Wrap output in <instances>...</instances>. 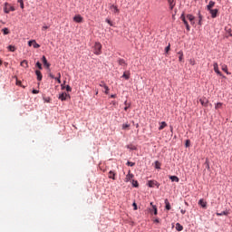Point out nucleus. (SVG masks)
I'll return each instance as SVG.
<instances>
[{
  "label": "nucleus",
  "mask_w": 232,
  "mask_h": 232,
  "mask_svg": "<svg viewBox=\"0 0 232 232\" xmlns=\"http://www.w3.org/2000/svg\"><path fill=\"white\" fill-rule=\"evenodd\" d=\"M132 208L134 211H137L138 208H137V204H132Z\"/></svg>",
  "instance_id": "53"
},
{
  "label": "nucleus",
  "mask_w": 232,
  "mask_h": 232,
  "mask_svg": "<svg viewBox=\"0 0 232 232\" xmlns=\"http://www.w3.org/2000/svg\"><path fill=\"white\" fill-rule=\"evenodd\" d=\"M2 32H3L4 35H8V34H10V31L8 30L7 27L4 28V29L2 30Z\"/></svg>",
  "instance_id": "35"
},
{
  "label": "nucleus",
  "mask_w": 232,
  "mask_h": 232,
  "mask_svg": "<svg viewBox=\"0 0 232 232\" xmlns=\"http://www.w3.org/2000/svg\"><path fill=\"white\" fill-rule=\"evenodd\" d=\"M32 93H34V94L35 95V94L39 93V90L34 89V90L32 91Z\"/></svg>",
  "instance_id": "52"
},
{
  "label": "nucleus",
  "mask_w": 232,
  "mask_h": 232,
  "mask_svg": "<svg viewBox=\"0 0 232 232\" xmlns=\"http://www.w3.org/2000/svg\"><path fill=\"white\" fill-rule=\"evenodd\" d=\"M165 204H169V201L168 199H165Z\"/></svg>",
  "instance_id": "63"
},
{
  "label": "nucleus",
  "mask_w": 232,
  "mask_h": 232,
  "mask_svg": "<svg viewBox=\"0 0 232 232\" xmlns=\"http://www.w3.org/2000/svg\"><path fill=\"white\" fill-rule=\"evenodd\" d=\"M73 21L74 23H82V16H81V14H76L73 17Z\"/></svg>",
  "instance_id": "13"
},
{
  "label": "nucleus",
  "mask_w": 232,
  "mask_h": 232,
  "mask_svg": "<svg viewBox=\"0 0 232 232\" xmlns=\"http://www.w3.org/2000/svg\"><path fill=\"white\" fill-rule=\"evenodd\" d=\"M185 146H186L187 148H189V147L191 146V140H186V141H185Z\"/></svg>",
  "instance_id": "40"
},
{
  "label": "nucleus",
  "mask_w": 232,
  "mask_h": 232,
  "mask_svg": "<svg viewBox=\"0 0 232 232\" xmlns=\"http://www.w3.org/2000/svg\"><path fill=\"white\" fill-rule=\"evenodd\" d=\"M20 66H22L23 68H28V61L24 60L20 63Z\"/></svg>",
  "instance_id": "25"
},
{
  "label": "nucleus",
  "mask_w": 232,
  "mask_h": 232,
  "mask_svg": "<svg viewBox=\"0 0 232 232\" xmlns=\"http://www.w3.org/2000/svg\"><path fill=\"white\" fill-rule=\"evenodd\" d=\"M17 3L20 5V8L24 10V0H17Z\"/></svg>",
  "instance_id": "30"
},
{
  "label": "nucleus",
  "mask_w": 232,
  "mask_h": 232,
  "mask_svg": "<svg viewBox=\"0 0 232 232\" xmlns=\"http://www.w3.org/2000/svg\"><path fill=\"white\" fill-rule=\"evenodd\" d=\"M201 208H202L203 209H206L207 205H206V204H201Z\"/></svg>",
  "instance_id": "59"
},
{
  "label": "nucleus",
  "mask_w": 232,
  "mask_h": 232,
  "mask_svg": "<svg viewBox=\"0 0 232 232\" xmlns=\"http://www.w3.org/2000/svg\"><path fill=\"white\" fill-rule=\"evenodd\" d=\"M28 46H33V48H41V45L35 42V40H30L28 42Z\"/></svg>",
  "instance_id": "6"
},
{
  "label": "nucleus",
  "mask_w": 232,
  "mask_h": 232,
  "mask_svg": "<svg viewBox=\"0 0 232 232\" xmlns=\"http://www.w3.org/2000/svg\"><path fill=\"white\" fill-rule=\"evenodd\" d=\"M182 21H183V24H184L185 26H186L187 32H189V31L191 30V27L189 26V24L188 23V20H186V18H185V19H183Z\"/></svg>",
  "instance_id": "18"
},
{
  "label": "nucleus",
  "mask_w": 232,
  "mask_h": 232,
  "mask_svg": "<svg viewBox=\"0 0 232 232\" xmlns=\"http://www.w3.org/2000/svg\"><path fill=\"white\" fill-rule=\"evenodd\" d=\"M104 90H105L104 93L106 95H108L110 93V87H108V85H107V86L104 87Z\"/></svg>",
  "instance_id": "42"
},
{
  "label": "nucleus",
  "mask_w": 232,
  "mask_h": 232,
  "mask_svg": "<svg viewBox=\"0 0 232 232\" xmlns=\"http://www.w3.org/2000/svg\"><path fill=\"white\" fill-rule=\"evenodd\" d=\"M221 70H222L223 72H225V73H227V75H231V72H229L227 71V65L223 64L222 67H221Z\"/></svg>",
  "instance_id": "22"
},
{
  "label": "nucleus",
  "mask_w": 232,
  "mask_h": 232,
  "mask_svg": "<svg viewBox=\"0 0 232 232\" xmlns=\"http://www.w3.org/2000/svg\"><path fill=\"white\" fill-rule=\"evenodd\" d=\"M127 149L130 150V151H137V146L133 144L127 145Z\"/></svg>",
  "instance_id": "21"
},
{
  "label": "nucleus",
  "mask_w": 232,
  "mask_h": 232,
  "mask_svg": "<svg viewBox=\"0 0 232 232\" xmlns=\"http://www.w3.org/2000/svg\"><path fill=\"white\" fill-rule=\"evenodd\" d=\"M178 55L179 56V63H182L184 61V52H182V50H180L179 53H178Z\"/></svg>",
  "instance_id": "16"
},
{
  "label": "nucleus",
  "mask_w": 232,
  "mask_h": 232,
  "mask_svg": "<svg viewBox=\"0 0 232 232\" xmlns=\"http://www.w3.org/2000/svg\"><path fill=\"white\" fill-rule=\"evenodd\" d=\"M35 75H36L37 81H39V82L43 81V73L41 72V71L36 70Z\"/></svg>",
  "instance_id": "12"
},
{
  "label": "nucleus",
  "mask_w": 232,
  "mask_h": 232,
  "mask_svg": "<svg viewBox=\"0 0 232 232\" xmlns=\"http://www.w3.org/2000/svg\"><path fill=\"white\" fill-rule=\"evenodd\" d=\"M169 179L171 180V182H179L180 180L177 176H169Z\"/></svg>",
  "instance_id": "20"
},
{
  "label": "nucleus",
  "mask_w": 232,
  "mask_h": 232,
  "mask_svg": "<svg viewBox=\"0 0 232 232\" xmlns=\"http://www.w3.org/2000/svg\"><path fill=\"white\" fill-rule=\"evenodd\" d=\"M4 12L5 14H10V12H15V7H14L13 5H10L8 3H5L4 7Z\"/></svg>",
  "instance_id": "2"
},
{
  "label": "nucleus",
  "mask_w": 232,
  "mask_h": 232,
  "mask_svg": "<svg viewBox=\"0 0 232 232\" xmlns=\"http://www.w3.org/2000/svg\"><path fill=\"white\" fill-rule=\"evenodd\" d=\"M70 99L71 98V96H70V94H68V93H66V92H62L60 95H59V97H58V99L60 100V101H66V99Z\"/></svg>",
  "instance_id": "7"
},
{
  "label": "nucleus",
  "mask_w": 232,
  "mask_h": 232,
  "mask_svg": "<svg viewBox=\"0 0 232 232\" xmlns=\"http://www.w3.org/2000/svg\"><path fill=\"white\" fill-rule=\"evenodd\" d=\"M118 63L120 64V66H128V63H126V61L122 58H120L118 60Z\"/></svg>",
  "instance_id": "19"
},
{
  "label": "nucleus",
  "mask_w": 232,
  "mask_h": 232,
  "mask_svg": "<svg viewBox=\"0 0 232 232\" xmlns=\"http://www.w3.org/2000/svg\"><path fill=\"white\" fill-rule=\"evenodd\" d=\"M115 175H116L115 171L110 170L108 177H109V179H111L112 180H115L116 179Z\"/></svg>",
  "instance_id": "17"
},
{
  "label": "nucleus",
  "mask_w": 232,
  "mask_h": 232,
  "mask_svg": "<svg viewBox=\"0 0 232 232\" xmlns=\"http://www.w3.org/2000/svg\"><path fill=\"white\" fill-rule=\"evenodd\" d=\"M176 229H177V231H182L184 229V227H182V225H180V223H177Z\"/></svg>",
  "instance_id": "27"
},
{
  "label": "nucleus",
  "mask_w": 232,
  "mask_h": 232,
  "mask_svg": "<svg viewBox=\"0 0 232 232\" xmlns=\"http://www.w3.org/2000/svg\"><path fill=\"white\" fill-rule=\"evenodd\" d=\"M198 24L199 26H202V19H203V16H202V14H200V11H198Z\"/></svg>",
  "instance_id": "23"
},
{
  "label": "nucleus",
  "mask_w": 232,
  "mask_h": 232,
  "mask_svg": "<svg viewBox=\"0 0 232 232\" xmlns=\"http://www.w3.org/2000/svg\"><path fill=\"white\" fill-rule=\"evenodd\" d=\"M35 66H36V68H38L39 70H43V64L40 63V62H36Z\"/></svg>",
  "instance_id": "39"
},
{
  "label": "nucleus",
  "mask_w": 232,
  "mask_h": 232,
  "mask_svg": "<svg viewBox=\"0 0 232 232\" xmlns=\"http://www.w3.org/2000/svg\"><path fill=\"white\" fill-rule=\"evenodd\" d=\"M134 175L131 173V170H129L125 178V182H130L133 179Z\"/></svg>",
  "instance_id": "11"
},
{
  "label": "nucleus",
  "mask_w": 232,
  "mask_h": 232,
  "mask_svg": "<svg viewBox=\"0 0 232 232\" xmlns=\"http://www.w3.org/2000/svg\"><path fill=\"white\" fill-rule=\"evenodd\" d=\"M171 50V44H169L167 47H165V53H168Z\"/></svg>",
  "instance_id": "37"
},
{
  "label": "nucleus",
  "mask_w": 232,
  "mask_h": 232,
  "mask_svg": "<svg viewBox=\"0 0 232 232\" xmlns=\"http://www.w3.org/2000/svg\"><path fill=\"white\" fill-rule=\"evenodd\" d=\"M121 128H122V130H126L127 128H130V124L129 123H123Z\"/></svg>",
  "instance_id": "43"
},
{
  "label": "nucleus",
  "mask_w": 232,
  "mask_h": 232,
  "mask_svg": "<svg viewBox=\"0 0 232 232\" xmlns=\"http://www.w3.org/2000/svg\"><path fill=\"white\" fill-rule=\"evenodd\" d=\"M110 10H112L113 14H119L120 12L119 7H117L115 5H111L110 6Z\"/></svg>",
  "instance_id": "14"
},
{
  "label": "nucleus",
  "mask_w": 232,
  "mask_h": 232,
  "mask_svg": "<svg viewBox=\"0 0 232 232\" xmlns=\"http://www.w3.org/2000/svg\"><path fill=\"white\" fill-rule=\"evenodd\" d=\"M155 169H160V162H159V160L155 161Z\"/></svg>",
  "instance_id": "38"
},
{
  "label": "nucleus",
  "mask_w": 232,
  "mask_h": 232,
  "mask_svg": "<svg viewBox=\"0 0 232 232\" xmlns=\"http://www.w3.org/2000/svg\"><path fill=\"white\" fill-rule=\"evenodd\" d=\"M152 211H153L154 215H157V207L156 206H152Z\"/></svg>",
  "instance_id": "47"
},
{
  "label": "nucleus",
  "mask_w": 232,
  "mask_h": 232,
  "mask_svg": "<svg viewBox=\"0 0 232 232\" xmlns=\"http://www.w3.org/2000/svg\"><path fill=\"white\" fill-rule=\"evenodd\" d=\"M93 50L95 55H101V53H102V44L99 42H95Z\"/></svg>",
  "instance_id": "1"
},
{
  "label": "nucleus",
  "mask_w": 232,
  "mask_h": 232,
  "mask_svg": "<svg viewBox=\"0 0 232 232\" xmlns=\"http://www.w3.org/2000/svg\"><path fill=\"white\" fill-rule=\"evenodd\" d=\"M187 19H188L192 26H195V16L193 14H187Z\"/></svg>",
  "instance_id": "9"
},
{
  "label": "nucleus",
  "mask_w": 232,
  "mask_h": 232,
  "mask_svg": "<svg viewBox=\"0 0 232 232\" xmlns=\"http://www.w3.org/2000/svg\"><path fill=\"white\" fill-rule=\"evenodd\" d=\"M105 23H107L108 24H110V26H113V22H111V20H110V18H106V19H105Z\"/></svg>",
  "instance_id": "41"
},
{
  "label": "nucleus",
  "mask_w": 232,
  "mask_h": 232,
  "mask_svg": "<svg viewBox=\"0 0 232 232\" xmlns=\"http://www.w3.org/2000/svg\"><path fill=\"white\" fill-rule=\"evenodd\" d=\"M216 110H218V108H222V102H218L215 106Z\"/></svg>",
  "instance_id": "45"
},
{
  "label": "nucleus",
  "mask_w": 232,
  "mask_h": 232,
  "mask_svg": "<svg viewBox=\"0 0 232 232\" xmlns=\"http://www.w3.org/2000/svg\"><path fill=\"white\" fill-rule=\"evenodd\" d=\"M132 188H139V181L136 179L131 180Z\"/></svg>",
  "instance_id": "28"
},
{
  "label": "nucleus",
  "mask_w": 232,
  "mask_h": 232,
  "mask_svg": "<svg viewBox=\"0 0 232 232\" xmlns=\"http://www.w3.org/2000/svg\"><path fill=\"white\" fill-rule=\"evenodd\" d=\"M7 50H9V52H15V46H14V45H8V46H7Z\"/></svg>",
  "instance_id": "34"
},
{
  "label": "nucleus",
  "mask_w": 232,
  "mask_h": 232,
  "mask_svg": "<svg viewBox=\"0 0 232 232\" xmlns=\"http://www.w3.org/2000/svg\"><path fill=\"white\" fill-rule=\"evenodd\" d=\"M148 186L149 188H156L159 189V188H160V183L155 181V180H149L148 181Z\"/></svg>",
  "instance_id": "4"
},
{
  "label": "nucleus",
  "mask_w": 232,
  "mask_h": 232,
  "mask_svg": "<svg viewBox=\"0 0 232 232\" xmlns=\"http://www.w3.org/2000/svg\"><path fill=\"white\" fill-rule=\"evenodd\" d=\"M213 6H215V2L213 0H210L208 5H207V10H213Z\"/></svg>",
  "instance_id": "15"
},
{
  "label": "nucleus",
  "mask_w": 232,
  "mask_h": 232,
  "mask_svg": "<svg viewBox=\"0 0 232 232\" xmlns=\"http://www.w3.org/2000/svg\"><path fill=\"white\" fill-rule=\"evenodd\" d=\"M121 77H123V79H125L126 81H128V80H130V73L124 72Z\"/></svg>",
  "instance_id": "36"
},
{
  "label": "nucleus",
  "mask_w": 232,
  "mask_h": 232,
  "mask_svg": "<svg viewBox=\"0 0 232 232\" xmlns=\"http://www.w3.org/2000/svg\"><path fill=\"white\" fill-rule=\"evenodd\" d=\"M111 104H113V106H115V105L117 104V102L112 101V102H111Z\"/></svg>",
  "instance_id": "62"
},
{
  "label": "nucleus",
  "mask_w": 232,
  "mask_h": 232,
  "mask_svg": "<svg viewBox=\"0 0 232 232\" xmlns=\"http://www.w3.org/2000/svg\"><path fill=\"white\" fill-rule=\"evenodd\" d=\"M169 5H176L175 0H168Z\"/></svg>",
  "instance_id": "48"
},
{
  "label": "nucleus",
  "mask_w": 232,
  "mask_h": 232,
  "mask_svg": "<svg viewBox=\"0 0 232 232\" xmlns=\"http://www.w3.org/2000/svg\"><path fill=\"white\" fill-rule=\"evenodd\" d=\"M213 66L215 73H217V75H219V77L226 79V76H224V74H222V72H220V70L218 69V63H214Z\"/></svg>",
  "instance_id": "3"
},
{
  "label": "nucleus",
  "mask_w": 232,
  "mask_h": 232,
  "mask_svg": "<svg viewBox=\"0 0 232 232\" xmlns=\"http://www.w3.org/2000/svg\"><path fill=\"white\" fill-rule=\"evenodd\" d=\"M43 30H48V25H44Z\"/></svg>",
  "instance_id": "61"
},
{
  "label": "nucleus",
  "mask_w": 232,
  "mask_h": 232,
  "mask_svg": "<svg viewBox=\"0 0 232 232\" xmlns=\"http://www.w3.org/2000/svg\"><path fill=\"white\" fill-rule=\"evenodd\" d=\"M166 126H168V123H166V121H161L160 126L159 127V130H162L166 128Z\"/></svg>",
  "instance_id": "26"
},
{
  "label": "nucleus",
  "mask_w": 232,
  "mask_h": 232,
  "mask_svg": "<svg viewBox=\"0 0 232 232\" xmlns=\"http://www.w3.org/2000/svg\"><path fill=\"white\" fill-rule=\"evenodd\" d=\"M154 222H155L156 224H159L160 221L159 220V218H156V219H154Z\"/></svg>",
  "instance_id": "60"
},
{
  "label": "nucleus",
  "mask_w": 232,
  "mask_h": 232,
  "mask_svg": "<svg viewBox=\"0 0 232 232\" xmlns=\"http://www.w3.org/2000/svg\"><path fill=\"white\" fill-rule=\"evenodd\" d=\"M166 209H168V210L171 209V205L167 204V205H166Z\"/></svg>",
  "instance_id": "55"
},
{
  "label": "nucleus",
  "mask_w": 232,
  "mask_h": 232,
  "mask_svg": "<svg viewBox=\"0 0 232 232\" xmlns=\"http://www.w3.org/2000/svg\"><path fill=\"white\" fill-rule=\"evenodd\" d=\"M125 107H124V111H128L130 108H131V103H128V101L124 102Z\"/></svg>",
  "instance_id": "24"
},
{
  "label": "nucleus",
  "mask_w": 232,
  "mask_h": 232,
  "mask_svg": "<svg viewBox=\"0 0 232 232\" xmlns=\"http://www.w3.org/2000/svg\"><path fill=\"white\" fill-rule=\"evenodd\" d=\"M66 92H72V87L70 85L65 86Z\"/></svg>",
  "instance_id": "49"
},
{
  "label": "nucleus",
  "mask_w": 232,
  "mask_h": 232,
  "mask_svg": "<svg viewBox=\"0 0 232 232\" xmlns=\"http://www.w3.org/2000/svg\"><path fill=\"white\" fill-rule=\"evenodd\" d=\"M170 131H173V126H170Z\"/></svg>",
  "instance_id": "64"
},
{
  "label": "nucleus",
  "mask_w": 232,
  "mask_h": 232,
  "mask_svg": "<svg viewBox=\"0 0 232 232\" xmlns=\"http://www.w3.org/2000/svg\"><path fill=\"white\" fill-rule=\"evenodd\" d=\"M128 166H130V168H133V166H135V162H131V161H127L126 163Z\"/></svg>",
  "instance_id": "44"
},
{
  "label": "nucleus",
  "mask_w": 232,
  "mask_h": 232,
  "mask_svg": "<svg viewBox=\"0 0 232 232\" xmlns=\"http://www.w3.org/2000/svg\"><path fill=\"white\" fill-rule=\"evenodd\" d=\"M208 12L211 14L212 19H216V17L218 15V9H210Z\"/></svg>",
  "instance_id": "8"
},
{
  "label": "nucleus",
  "mask_w": 232,
  "mask_h": 232,
  "mask_svg": "<svg viewBox=\"0 0 232 232\" xmlns=\"http://www.w3.org/2000/svg\"><path fill=\"white\" fill-rule=\"evenodd\" d=\"M179 19H181V21H183V19H186V14H184V13H182Z\"/></svg>",
  "instance_id": "50"
},
{
  "label": "nucleus",
  "mask_w": 232,
  "mask_h": 232,
  "mask_svg": "<svg viewBox=\"0 0 232 232\" xmlns=\"http://www.w3.org/2000/svg\"><path fill=\"white\" fill-rule=\"evenodd\" d=\"M205 166L208 171H211V167H209V160L208 159L205 161Z\"/></svg>",
  "instance_id": "29"
},
{
  "label": "nucleus",
  "mask_w": 232,
  "mask_h": 232,
  "mask_svg": "<svg viewBox=\"0 0 232 232\" xmlns=\"http://www.w3.org/2000/svg\"><path fill=\"white\" fill-rule=\"evenodd\" d=\"M117 97V94H111V99H115Z\"/></svg>",
  "instance_id": "58"
},
{
  "label": "nucleus",
  "mask_w": 232,
  "mask_h": 232,
  "mask_svg": "<svg viewBox=\"0 0 232 232\" xmlns=\"http://www.w3.org/2000/svg\"><path fill=\"white\" fill-rule=\"evenodd\" d=\"M100 86H101V88H106L107 85H106V82L102 81L101 83H100Z\"/></svg>",
  "instance_id": "46"
},
{
  "label": "nucleus",
  "mask_w": 232,
  "mask_h": 232,
  "mask_svg": "<svg viewBox=\"0 0 232 232\" xmlns=\"http://www.w3.org/2000/svg\"><path fill=\"white\" fill-rule=\"evenodd\" d=\"M169 10H173L175 8V5H169Z\"/></svg>",
  "instance_id": "57"
},
{
  "label": "nucleus",
  "mask_w": 232,
  "mask_h": 232,
  "mask_svg": "<svg viewBox=\"0 0 232 232\" xmlns=\"http://www.w3.org/2000/svg\"><path fill=\"white\" fill-rule=\"evenodd\" d=\"M42 62H43L44 66H45V68H47V70H49V72H50V66H52V64H50V63H48L46 56L44 55L42 57Z\"/></svg>",
  "instance_id": "5"
},
{
  "label": "nucleus",
  "mask_w": 232,
  "mask_h": 232,
  "mask_svg": "<svg viewBox=\"0 0 232 232\" xmlns=\"http://www.w3.org/2000/svg\"><path fill=\"white\" fill-rule=\"evenodd\" d=\"M198 204H204V199L203 198L199 199Z\"/></svg>",
  "instance_id": "56"
},
{
  "label": "nucleus",
  "mask_w": 232,
  "mask_h": 232,
  "mask_svg": "<svg viewBox=\"0 0 232 232\" xmlns=\"http://www.w3.org/2000/svg\"><path fill=\"white\" fill-rule=\"evenodd\" d=\"M229 212H227V210L222 211L220 212H217V216L218 217H222V215H228Z\"/></svg>",
  "instance_id": "32"
},
{
  "label": "nucleus",
  "mask_w": 232,
  "mask_h": 232,
  "mask_svg": "<svg viewBox=\"0 0 232 232\" xmlns=\"http://www.w3.org/2000/svg\"><path fill=\"white\" fill-rule=\"evenodd\" d=\"M225 31L228 34L229 37H232V29L229 27H225Z\"/></svg>",
  "instance_id": "31"
},
{
  "label": "nucleus",
  "mask_w": 232,
  "mask_h": 232,
  "mask_svg": "<svg viewBox=\"0 0 232 232\" xmlns=\"http://www.w3.org/2000/svg\"><path fill=\"white\" fill-rule=\"evenodd\" d=\"M44 102H50V97L44 98Z\"/></svg>",
  "instance_id": "51"
},
{
  "label": "nucleus",
  "mask_w": 232,
  "mask_h": 232,
  "mask_svg": "<svg viewBox=\"0 0 232 232\" xmlns=\"http://www.w3.org/2000/svg\"><path fill=\"white\" fill-rule=\"evenodd\" d=\"M49 77H50L51 79H55V76H54L52 72H49Z\"/></svg>",
  "instance_id": "54"
},
{
  "label": "nucleus",
  "mask_w": 232,
  "mask_h": 232,
  "mask_svg": "<svg viewBox=\"0 0 232 232\" xmlns=\"http://www.w3.org/2000/svg\"><path fill=\"white\" fill-rule=\"evenodd\" d=\"M54 81H57L58 84H61V72H58V77L54 76Z\"/></svg>",
  "instance_id": "33"
},
{
  "label": "nucleus",
  "mask_w": 232,
  "mask_h": 232,
  "mask_svg": "<svg viewBox=\"0 0 232 232\" xmlns=\"http://www.w3.org/2000/svg\"><path fill=\"white\" fill-rule=\"evenodd\" d=\"M199 102L202 106H205V108H208V104L209 103V101L206 98L199 99Z\"/></svg>",
  "instance_id": "10"
}]
</instances>
